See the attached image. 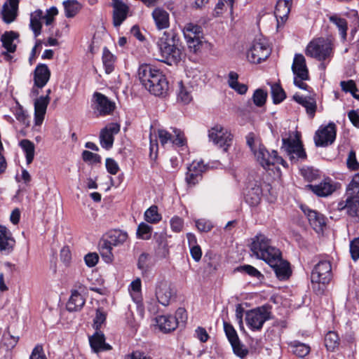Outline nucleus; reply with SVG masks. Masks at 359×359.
I'll use <instances>...</instances> for the list:
<instances>
[{
	"instance_id": "nucleus-1",
	"label": "nucleus",
	"mask_w": 359,
	"mask_h": 359,
	"mask_svg": "<svg viewBox=\"0 0 359 359\" xmlns=\"http://www.w3.org/2000/svg\"><path fill=\"white\" fill-rule=\"evenodd\" d=\"M246 142L250 148L257 161L264 169H270L271 165L281 164L286 167V162L278 156L276 151L270 154L262 144L260 139L254 133H249L246 136Z\"/></svg>"
},
{
	"instance_id": "nucleus-2",
	"label": "nucleus",
	"mask_w": 359,
	"mask_h": 359,
	"mask_svg": "<svg viewBox=\"0 0 359 359\" xmlns=\"http://www.w3.org/2000/svg\"><path fill=\"white\" fill-rule=\"evenodd\" d=\"M250 248L253 256L265 262L273 263L275 260L273 257H278L280 252L278 248L272 245L271 241L262 233H259L252 238Z\"/></svg>"
},
{
	"instance_id": "nucleus-3",
	"label": "nucleus",
	"mask_w": 359,
	"mask_h": 359,
	"mask_svg": "<svg viewBox=\"0 0 359 359\" xmlns=\"http://www.w3.org/2000/svg\"><path fill=\"white\" fill-rule=\"evenodd\" d=\"M161 58L158 61L172 65L180 58V50L175 44V35L172 31H163L159 38Z\"/></svg>"
},
{
	"instance_id": "nucleus-4",
	"label": "nucleus",
	"mask_w": 359,
	"mask_h": 359,
	"mask_svg": "<svg viewBox=\"0 0 359 359\" xmlns=\"http://www.w3.org/2000/svg\"><path fill=\"white\" fill-rule=\"evenodd\" d=\"M334 45L328 39L318 38L306 46V55L319 61L330 60L333 55Z\"/></svg>"
},
{
	"instance_id": "nucleus-5",
	"label": "nucleus",
	"mask_w": 359,
	"mask_h": 359,
	"mask_svg": "<svg viewBox=\"0 0 359 359\" xmlns=\"http://www.w3.org/2000/svg\"><path fill=\"white\" fill-rule=\"evenodd\" d=\"M245 319L248 327L252 331H259L264 323L271 319V307L264 305L248 311Z\"/></svg>"
},
{
	"instance_id": "nucleus-6",
	"label": "nucleus",
	"mask_w": 359,
	"mask_h": 359,
	"mask_svg": "<svg viewBox=\"0 0 359 359\" xmlns=\"http://www.w3.org/2000/svg\"><path fill=\"white\" fill-rule=\"evenodd\" d=\"M58 14L57 8L52 6L46 10L44 13L43 11L38 9L30 14L29 27L32 30L35 37L39 36L41 33L42 29V20H45L46 25H51L55 17Z\"/></svg>"
},
{
	"instance_id": "nucleus-7",
	"label": "nucleus",
	"mask_w": 359,
	"mask_h": 359,
	"mask_svg": "<svg viewBox=\"0 0 359 359\" xmlns=\"http://www.w3.org/2000/svg\"><path fill=\"white\" fill-rule=\"evenodd\" d=\"M292 71L294 76V84L301 89L308 90L309 86L304 81L309 80V74L306 59L303 55H294L292 65Z\"/></svg>"
},
{
	"instance_id": "nucleus-8",
	"label": "nucleus",
	"mask_w": 359,
	"mask_h": 359,
	"mask_svg": "<svg viewBox=\"0 0 359 359\" xmlns=\"http://www.w3.org/2000/svg\"><path fill=\"white\" fill-rule=\"evenodd\" d=\"M271 48L268 41L264 38L255 39L247 53L249 62L258 64L265 60L271 55Z\"/></svg>"
},
{
	"instance_id": "nucleus-9",
	"label": "nucleus",
	"mask_w": 359,
	"mask_h": 359,
	"mask_svg": "<svg viewBox=\"0 0 359 359\" xmlns=\"http://www.w3.org/2000/svg\"><path fill=\"white\" fill-rule=\"evenodd\" d=\"M184 39L190 51L196 53L202 46L203 29L201 26L189 22L182 29Z\"/></svg>"
},
{
	"instance_id": "nucleus-10",
	"label": "nucleus",
	"mask_w": 359,
	"mask_h": 359,
	"mask_svg": "<svg viewBox=\"0 0 359 359\" xmlns=\"http://www.w3.org/2000/svg\"><path fill=\"white\" fill-rule=\"evenodd\" d=\"M209 140L215 145L227 151L233 142V135L221 125H215L208 130Z\"/></svg>"
},
{
	"instance_id": "nucleus-11",
	"label": "nucleus",
	"mask_w": 359,
	"mask_h": 359,
	"mask_svg": "<svg viewBox=\"0 0 359 359\" xmlns=\"http://www.w3.org/2000/svg\"><path fill=\"white\" fill-rule=\"evenodd\" d=\"M138 75L144 88L151 94L156 95L157 69L149 65H142L139 67Z\"/></svg>"
},
{
	"instance_id": "nucleus-12",
	"label": "nucleus",
	"mask_w": 359,
	"mask_h": 359,
	"mask_svg": "<svg viewBox=\"0 0 359 359\" xmlns=\"http://www.w3.org/2000/svg\"><path fill=\"white\" fill-rule=\"evenodd\" d=\"M332 278V265L328 260H321L316 264L311 272L313 283L328 284Z\"/></svg>"
},
{
	"instance_id": "nucleus-13",
	"label": "nucleus",
	"mask_w": 359,
	"mask_h": 359,
	"mask_svg": "<svg viewBox=\"0 0 359 359\" xmlns=\"http://www.w3.org/2000/svg\"><path fill=\"white\" fill-rule=\"evenodd\" d=\"M337 127L334 123L321 126L316 132L314 142L317 147H327L332 144L336 138Z\"/></svg>"
},
{
	"instance_id": "nucleus-14",
	"label": "nucleus",
	"mask_w": 359,
	"mask_h": 359,
	"mask_svg": "<svg viewBox=\"0 0 359 359\" xmlns=\"http://www.w3.org/2000/svg\"><path fill=\"white\" fill-rule=\"evenodd\" d=\"M283 148L285 149L291 160L304 159L306 156L302 144L298 139H283Z\"/></svg>"
},
{
	"instance_id": "nucleus-15",
	"label": "nucleus",
	"mask_w": 359,
	"mask_h": 359,
	"mask_svg": "<svg viewBox=\"0 0 359 359\" xmlns=\"http://www.w3.org/2000/svg\"><path fill=\"white\" fill-rule=\"evenodd\" d=\"M50 77V71L48 66L44 64H39L33 73L34 86L32 88V93L37 95L39 93L35 88H43Z\"/></svg>"
},
{
	"instance_id": "nucleus-16",
	"label": "nucleus",
	"mask_w": 359,
	"mask_h": 359,
	"mask_svg": "<svg viewBox=\"0 0 359 359\" xmlns=\"http://www.w3.org/2000/svg\"><path fill=\"white\" fill-rule=\"evenodd\" d=\"M205 170V165L201 161H194L187 168L185 180L189 187H194L202 178V174Z\"/></svg>"
},
{
	"instance_id": "nucleus-17",
	"label": "nucleus",
	"mask_w": 359,
	"mask_h": 359,
	"mask_svg": "<svg viewBox=\"0 0 359 359\" xmlns=\"http://www.w3.org/2000/svg\"><path fill=\"white\" fill-rule=\"evenodd\" d=\"M93 99L95 109L100 116L109 115L116 108L115 103L100 93H95L93 94Z\"/></svg>"
},
{
	"instance_id": "nucleus-18",
	"label": "nucleus",
	"mask_w": 359,
	"mask_h": 359,
	"mask_svg": "<svg viewBox=\"0 0 359 359\" xmlns=\"http://www.w3.org/2000/svg\"><path fill=\"white\" fill-rule=\"evenodd\" d=\"M113 8V24L115 27H119L127 18L129 13V7L121 0H111Z\"/></svg>"
},
{
	"instance_id": "nucleus-19",
	"label": "nucleus",
	"mask_w": 359,
	"mask_h": 359,
	"mask_svg": "<svg viewBox=\"0 0 359 359\" xmlns=\"http://www.w3.org/2000/svg\"><path fill=\"white\" fill-rule=\"evenodd\" d=\"M273 259H275L273 263L271 262H267L266 263L273 269L278 279H287L291 273L289 263L282 259L280 252H279L278 257H273Z\"/></svg>"
},
{
	"instance_id": "nucleus-20",
	"label": "nucleus",
	"mask_w": 359,
	"mask_h": 359,
	"mask_svg": "<svg viewBox=\"0 0 359 359\" xmlns=\"http://www.w3.org/2000/svg\"><path fill=\"white\" fill-rule=\"evenodd\" d=\"M50 97L48 95L41 96L34 102V124L40 126L46 113L47 107L50 102Z\"/></svg>"
},
{
	"instance_id": "nucleus-21",
	"label": "nucleus",
	"mask_w": 359,
	"mask_h": 359,
	"mask_svg": "<svg viewBox=\"0 0 359 359\" xmlns=\"http://www.w3.org/2000/svg\"><path fill=\"white\" fill-rule=\"evenodd\" d=\"M105 336L100 330H96L95 332L89 337V343L91 349L94 353L109 351L112 348L111 346L105 341Z\"/></svg>"
},
{
	"instance_id": "nucleus-22",
	"label": "nucleus",
	"mask_w": 359,
	"mask_h": 359,
	"mask_svg": "<svg viewBox=\"0 0 359 359\" xmlns=\"http://www.w3.org/2000/svg\"><path fill=\"white\" fill-rule=\"evenodd\" d=\"M175 294L172 284L166 280H163L158 285V303L163 306H168Z\"/></svg>"
},
{
	"instance_id": "nucleus-23",
	"label": "nucleus",
	"mask_w": 359,
	"mask_h": 359,
	"mask_svg": "<svg viewBox=\"0 0 359 359\" xmlns=\"http://www.w3.org/2000/svg\"><path fill=\"white\" fill-rule=\"evenodd\" d=\"M301 208L305 215L307 217L309 224L313 228V229L316 231H322L323 226L325 225L324 217L317 212L310 210L306 207L301 206Z\"/></svg>"
},
{
	"instance_id": "nucleus-24",
	"label": "nucleus",
	"mask_w": 359,
	"mask_h": 359,
	"mask_svg": "<svg viewBox=\"0 0 359 359\" xmlns=\"http://www.w3.org/2000/svg\"><path fill=\"white\" fill-rule=\"evenodd\" d=\"M4 3L2 8L1 15L4 22L9 24L13 22L18 14L19 0H8Z\"/></svg>"
},
{
	"instance_id": "nucleus-25",
	"label": "nucleus",
	"mask_w": 359,
	"mask_h": 359,
	"mask_svg": "<svg viewBox=\"0 0 359 359\" xmlns=\"http://www.w3.org/2000/svg\"><path fill=\"white\" fill-rule=\"evenodd\" d=\"M309 189L319 196H327L332 194L336 189L335 184L330 179H325L318 184L309 185Z\"/></svg>"
},
{
	"instance_id": "nucleus-26",
	"label": "nucleus",
	"mask_w": 359,
	"mask_h": 359,
	"mask_svg": "<svg viewBox=\"0 0 359 359\" xmlns=\"http://www.w3.org/2000/svg\"><path fill=\"white\" fill-rule=\"evenodd\" d=\"M179 324L177 318L171 315L161 316L158 317V330L163 333L174 331Z\"/></svg>"
},
{
	"instance_id": "nucleus-27",
	"label": "nucleus",
	"mask_w": 359,
	"mask_h": 359,
	"mask_svg": "<svg viewBox=\"0 0 359 359\" xmlns=\"http://www.w3.org/2000/svg\"><path fill=\"white\" fill-rule=\"evenodd\" d=\"M293 99L299 104L306 108L307 114L311 118H313L316 111V100L311 97H304L298 94L293 96Z\"/></svg>"
},
{
	"instance_id": "nucleus-28",
	"label": "nucleus",
	"mask_w": 359,
	"mask_h": 359,
	"mask_svg": "<svg viewBox=\"0 0 359 359\" xmlns=\"http://www.w3.org/2000/svg\"><path fill=\"white\" fill-rule=\"evenodd\" d=\"M84 304L85 299L82 295L77 290H73L66 307L69 311H78L81 310Z\"/></svg>"
},
{
	"instance_id": "nucleus-29",
	"label": "nucleus",
	"mask_w": 359,
	"mask_h": 359,
	"mask_svg": "<svg viewBox=\"0 0 359 359\" xmlns=\"http://www.w3.org/2000/svg\"><path fill=\"white\" fill-rule=\"evenodd\" d=\"M292 0H278L275 15L277 19L280 18L283 22L286 20L290 12Z\"/></svg>"
},
{
	"instance_id": "nucleus-30",
	"label": "nucleus",
	"mask_w": 359,
	"mask_h": 359,
	"mask_svg": "<svg viewBox=\"0 0 359 359\" xmlns=\"http://www.w3.org/2000/svg\"><path fill=\"white\" fill-rule=\"evenodd\" d=\"M14 244L11 233L5 226H0V250H10Z\"/></svg>"
},
{
	"instance_id": "nucleus-31",
	"label": "nucleus",
	"mask_w": 359,
	"mask_h": 359,
	"mask_svg": "<svg viewBox=\"0 0 359 359\" xmlns=\"http://www.w3.org/2000/svg\"><path fill=\"white\" fill-rule=\"evenodd\" d=\"M128 237L126 232L115 229L108 233V238L105 241L112 246H118L123 244L127 241Z\"/></svg>"
},
{
	"instance_id": "nucleus-32",
	"label": "nucleus",
	"mask_w": 359,
	"mask_h": 359,
	"mask_svg": "<svg viewBox=\"0 0 359 359\" xmlns=\"http://www.w3.org/2000/svg\"><path fill=\"white\" fill-rule=\"evenodd\" d=\"M18 33L10 31L6 32L1 37L3 47L9 53H14L16 50V45L13 41L18 38Z\"/></svg>"
},
{
	"instance_id": "nucleus-33",
	"label": "nucleus",
	"mask_w": 359,
	"mask_h": 359,
	"mask_svg": "<svg viewBox=\"0 0 359 359\" xmlns=\"http://www.w3.org/2000/svg\"><path fill=\"white\" fill-rule=\"evenodd\" d=\"M238 74L234 72H230L229 74L228 83L230 88L241 95H244L248 90V86L244 83L238 81Z\"/></svg>"
},
{
	"instance_id": "nucleus-34",
	"label": "nucleus",
	"mask_w": 359,
	"mask_h": 359,
	"mask_svg": "<svg viewBox=\"0 0 359 359\" xmlns=\"http://www.w3.org/2000/svg\"><path fill=\"white\" fill-rule=\"evenodd\" d=\"M180 90L177 94V100L187 104L192 100L191 86L185 85L183 81L179 82Z\"/></svg>"
},
{
	"instance_id": "nucleus-35",
	"label": "nucleus",
	"mask_w": 359,
	"mask_h": 359,
	"mask_svg": "<svg viewBox=\"0 0 359 359\" xmlns=\"http://www.w3.org/2000/svg\"><path fill=\"white\" fill-rule=\"evenodd\" d=\"M329 20L337 26L342 39L346 40L348 29L347 21L336 14L330 15Z\"/></svg>"
},
{
	"instance_id": "nucleus-36",
	"label": "nucleus",
	"mask_w": 359,
	"mask_h": 359,
	"mask_svg": "<svg viewBox=\"0 0 359 359\" xmlns=\"http://www.w3.org/2000/svg\"><path fill=\"white\" fill-rule=\"evenodd\" d=\"M339 337L335 332L330 331L325 336V346L329 351H335L339 346Z\"/></svg>"
},
{
	"instance_id": "nucleus-37",
	"label": "nucleus",
	"mask_w": 359,
	"mask_h": 359,
	"mask_svg": "<svg viewBox=\"0 0 359 359\" xmlns=\"http://www.w3.org/2000/svg\"><path fill=\"white\" fill-rule=\"evenodd\" d=\"M19 145L25 153L26 161L29 165L34 158L35 147L34 144L29 140L25 139L20 142Z\"/></svg>"
},
{
	"instance_id": "nucleus-38",
	"label": "nucleus",
	"mask_w": 359,
	"mask_h": 359,
	"mask_svg": "<svg viewBox=\"0 0 359 359\" xmlns=\"http://www.w3.org/2000/svg\"><path fill=\"white\" fill-rule=\"evenodd\" d=\"M115 61L116 57L107 48H104L102 52V62L107 74H110L113 72Z\"/></svg>"
},
{
	"instance_id": "nucleus-39",
	"label": "nucleus",
	"mask_w": 359,
	"mask_h": 359,
	"mask_svg": "<svg viewBox=\"0 0 359 359\" xmlns=\"http://www.w3.org/2000/svg\"><path fill=\"white\" fill-rule=\"evenodd\" d=\"M347 213L351 217H359V196L355 195L348 196Z\"/></svg>"
},
{
	"instance_id": "nucleus-40",
	"label": "nucleus",
	"mask_w": 359,
	"mask_h": 359,
	"mask_svg": "<svg viewBox=\"0 0 359 359\" xmlns=\"http://www.w3.org/2000/svg\"><path fill=\"white\" fill-rule=\"evenodd\" d=\"M170 91V83L165 76L158 73V97L166 98Z\"/></svg>"
},
{
	"instance_id": "nucleus-41",
	"label": "nucleus",
	"mask_w": 359,
	"mask_h": 359,
	"mask_svg": "<svg viewBox=\"0 0 359 359\" xmlns=\"http://www.w3.org/2000/svg\"><path fill=\"white\" fill-rule=\"evenodd\" d=\"M63 5L67 18H73L81 9V4L76 0L65 1Z\"/></svg>"
},
{
	"instance_id": "nucleus-42",
	"label": "nucleus",
	"mask_w": 359,
	"mask_h": 359,
	"mask_svg": "<svg viewBox=\"0 0 359 359\" xmlns=\"http://www.w3.org/2000/svg\"><path fill=\"white\" fill-rule=\"evenodd\" d=\"M271 93L274 104L280 103L286 97L284 90L278 83H273L271 86Z\"/></svg>"
},
{
	"instance_id": "nucleus-43",
	"label": "nucleus",
	"mask_w": 359,
	"mask_h": 359,
	"mask_svg": "<svg viewBox=\"0 0 359 359\" xmlns=\"http://www.w3.org/2000/svg\"><path fill=\"white\" fill-rule=\"evenodd\" d=\"M112 245L108 243L105 240H104L100 244V252L102 257L107 263H111L113 261L114 255L111 252Z\"/></svg>"
},
{
	"instance_id": "nucleus-44",
	"label": "nucleus",
	"mask_w": 359,
	"mask_h": 359,
	"mask_svg": "<svg viewBox=\"0 0 359 359\" xmlns=\"http://www.w3.org/2000/svg\"><path fill=\"white\" fill-rule=\"evenodd\" d=\"M150 158L151 160L157 159V135L152 125L150 126Z\"/></svg>"
},
{
	"instance_id": "nucleus-45",
	"label": "nucleus",
	"mask_w": 359,
	"mask_h": 359,
	"mask_svg": "<svg viewBox=\"0 0 359 359\" xmlns=\"http://www.w3.org/2000/svg\"><path fill=\"white\" fill-rule=\"evenodd\" d=\"M153 231V228L144 222L138 225L136 235L140 239L148 240L151 238Z\"/></svg>"
},
{
	"instance_id": "nucleus-46",
	"label": "nucleus",
	"mask_w": 359,
	"mask_h": 359,
	"mask_svg": "<svg viewBox=\"0 0 359 359\" xmlns=\"http://www.w3.org/2000/svg\"><path fill=\"white\" fill-rule=\"evenodd\" d=\"M260 190L259 188L252 189L245 196V201L251 206H255L260 202Z\"/></svg>"
},
{
	"instance_id": "nucleus-47",
	"label": "nucleus",
	"mask_w": 359,
	"mask_h": 359,
	"mask_svg": "<svg viewBox=\"0 0 359 359\" xmlns=\"http://www.w3.org/2000/svg\"><path fill=\"white\" fill-rule=\"evenodd\" d=\"M292 352L299 357L303 358L310 352V346L307 344L295 342L292 346Z\"/></svg>"
},
{
	"instance_id": "nucleus-48",
	"label": "nucleus",
	"mask_w": 359,
	"mask_h": 359,
	"mask_svg": "<svg viewBox=\"0 0 359 359\" xmlns=\"http://www.w3.org/2000/svg\"><path fill=\"white\" fill-rule=\"evenodd\" d=\"M267 96L266 91L262 89H257L252 95L254 104L257 107H262L266 101Z\"/></svg>"
},
{
	"instance_id": "nucleus-49",
	"label": "nucleus",
	"mask_w": 359,
	"mask_h": 359,
	"mask_svg": "<svg viewBox=\"0 0 359 359\" xmlns=\"http://www.w3.org/2000/svg\"><path fill=\"white\" fill-rule=\"evenodd\" d=\"M169 26V15L165 11L158 9V31L168 27ZM162 35L161 32H158V36Z\"/></svg>"
},
{
	"instance_id": "nucleus-50",
	"label": "nucleus",
	"mask_w": 359,
	"mask_h": 359,
	"mask_svg": "<svg viewBox=\"0 0 359 359\" xmlns=\"http://www.w3.org/2000/svg\"><path fill=\"white\" fill-rule=\"evenodd\" d=\"M100 144L102 147L109 149H110L114 143V137L112 135L108 133L104 130H102L100 135Z\"/></svg>"
},
{
	"instance_id": "nucleus-51",
	"label": "nucleus",
	"mask_w": 359,
	"mask_h": 359,
	"mask_svg": "<svg viewBox=\"0 0 359 359\" xmlns=\"http://www.w3.org/2000/svg\"><path fill=\"white\" fill-rule=\"evenodd\" d=\"M172 132L175 135V138L172 140V144L177 147H183L187 144V138L183 132L177 128H173Z\"/></svg>"
},
{
	"instance_id": "nucleus-52",
	"label": "nucleus",
	"mask_w": 359,
	"mask_h": 359,
	"mask_svg": "<svg viewBox=\"0 0 359 359\" xmlns=\"http://www.w3.org/2000/svg\"><path fill=\"white\" fill-rule=\"evenodd\" d=\"M347 194L359 196V172L355 174L348 186Z\"/></svg>"
},
{
	"instance_id": "nucleus-53",
	"label": "nucleus",
	"mask_w": 359,
	"mask_h": 359,
	"mask_svg": "<svg viewBox=\"0 0 359 359\" xmlns=\"http://www.w3.org/2000/svg\"><path fill=\"white\" fill-rule=\"evenodd\" d=\"M238 270L241 272H244L252 277L257 278L258 280H260L263 278V275L257 269L251 265H243L241 266Z\"/></svg>"
},
{
	"instance_id": "nucleus-54",
	"label": "nucleus",
	"mask_w": 359,
	"mask_h": 359,
	"mask_svg": "<svg viewBox=\"0 0 359 359\" xmlns=\"http://www.w3.org/2000/svg\"><path fill=\"white\" fill-rule=\"evenodd\" d=\"M230 344L233 348V353L240 358H243L248 353V351L243 348L239 339H236L235 341L230 342Z\"/></svg>"
},
{
	"instance_id": "nucleus-55",
	"label": "nucleus",
	"mask_w": 359,
	"mask_h": 359,
	"mask_svg": "<svg viewBox=\"0 0 359 359\" xmlns=\"http://www.w3.org/2000/svg\"><path fill=\"white\" fill-rule=\"evenodd\" d=\"M224 330L229 342L239 339L234 327L229 323L224 321Z\"/></svg>"
},
{
	"instance_id": "nucleus-56",
	"label": "nucleus",
	"mask_w": 359,
	"mask_h": 359,
	"mask_svg": "<svg viewBox=\"0 0 359 359\" xmlns=\"http://www.w3.org/2000/svg\"><path fill=\"white\" fill-rule=\"evenodd\" d=\"M14 115L18 121L27 126H29L28 116L21 106L18 105L15 108Z\"/></svg>"
},
{
	"instance_id": "nucleus-57",
	"label": "nucleus",
	"mask_w": 359,
	"mask_h": 359,
	"mask_svg": "<svg viewBox=\"0 0 359 359\" xmlns=\"http://www.w3.org/2000/svg\"><path fill=\"white\" fill-rule=\"evenodd\" d=\"M106 320V313L100 309L96 310V315L93 320V327L95 330H100V327Z\"/></svg>"
},
{
	"instance_id": "nucleus-58",
	"label": "nucleus",
	"mask_w": 359,
	"mask_h": 359,
	"mask_svg": "<svg viewBox=\"0 0 359 359\" xmlns=\"http://www.w3.org/2000/svg\"><path fill=\"white\" fill-rule=\"evenodd\" d=\"M172 136L168 131L158 128V140L163 147L168 144H172Z\"/></svg>"
},
{
	"instance_id": "nucleus-59",
	"label": "nucleus",
	"mask_w": 359,
	"mask_h": 359,
	"mask_svg": "<svg viewBox=\"0 0 359 359\" xmlns=\"http://www.w3.org/2000/svg\"><path fill=\"white\" fill-rule=\"evenodd\" d=\"M144 219L149 223L157 222V206L152 205L144 212Z\"/></svg>"
},
{
	"instance_id": "nucleus-60",
	"label": "nucleus",
	"mask_w": 359,
	"mask_h": 359,
	"mask_svg": "<svg viewBox=\"0 0 359 359\" xmlns=\"http://www.w3.org/2000/svg\"><path fill=\"white\" fill-rule=\"evenodd\" d=\"M18 341V337H14L9 333L4 335L3 344L7 349L13 348Z\"/></svg>"
},
{
	"instance_id": "nucleus-61",
	"label": "nucleus",
	"mask_w": 359,
	"mask_h": 359,
	"mask_svg": "<svg viewBox=\"0 0 359 359\" xmlns=\"http://www.w3.org/2000/svg\"><path fill=\"white\" fill-rule=\"evenodd\" d=\"M350 252L351 258L356 261L359 259V238H354L350 243Z\"/></svg>"
},
{
	"instance_id": "nucleus-62",
	"label": "nucleus",
	"mask_w": 359,
	"mask_h": 359,
	"mask_svg": "<svg viewBox=\"0 0 359 359\" xmlns=\"http://www.w3.org/2000/svg\"><path fill=\"white\" fill-rule=\"evenodd\" d=\"M340 85L344 91L350 92L353 95V97H356L355 92L358 90L356 88L355 83L353 80L341 81Z\"/></svg>"
},
{
	"instance_id": "nucleus-63",
	"label": "nucleus",
	"mask_w": 359,
	"mask_h": 359,
	"mask_svg": "<svg viewBox=\"0 0 359 359\" xmlns=\"http://www.w3.org/2000/svg\"><path fill=\"white\" fill-rule=\"evenodd\" d=\"M29 359H47L42 345L37 344L32 350Z\"/></svg>"
},
{
	"instance_id": "nucleus-64",
	"label": "nucleus",
	"mask_w": 359,
	"mask_h": 359,
	"mask_svg": "<svg viewBox=\"0 0 359 359\" xmlns=\"http://www.w3.org/2000/svg\"><path fill=\"white\" fill-rule=\"evenodd\" d=\"M196 226L200 231L204 232H208L212 228L211 222L203 219L197 220L196 222Z\"/></svg>"
}]
</instances>
